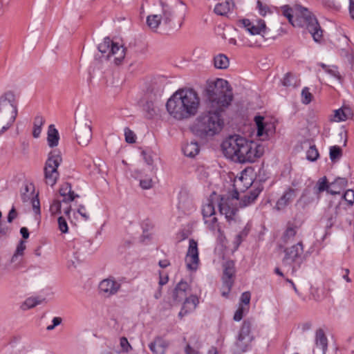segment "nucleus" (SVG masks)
<instances>
[{
    "instance_id": "f257e3e1",
    "label": "nucleus",
    "mask_w": 354,
    "mask_h": 354,
    "mask_svg": "<svg viewBox=\"0 0 354 354\" xmlns=\"http://www.w3.org/2000/svg\"><path fill=\"white\" fill-rule=\"evenodd\" d=\"M205 96L207 110L196 118L191 127L192 133L202 139L213 137L221 131L224 127L222 113L234 99L228 82L219 78L207 82Z\"/></svg>"
},
{
    "instance_id": "f03ea898",
    "label": "nucleus",
    "mask_w": 354,
    "mask_h": 354,
    "mask_svg": "<svg viewBox=\"0 0 354 354\" xmlns=\"http://www.w3.org/2000/svg\"><path fill=\"white\" fill-rule=\"evenodd\" d=\"M201 105L198 93L193 88L179 89L167 100L166 109L168 113L177 120L195 116Z\"/></svg>"
},
{
    "instance_id": "7ed1b4c3",
    "label": "nucleus",
    "mask_w": 354,
    "mask_h": 354,
    "mask_svg": "<svg viewBox=\"0 0 354 354\" xmlns=\"http://www.w3.org/2000/svg\"><path fill=\"white\" fill-rule=\"evenodd\" d=\"M221 148L225 157L241 163L253 162L261 156L255 142L239 135H232L225 138Z\"/></svg>"
},
{
    "instance_id": "20e7f679",
    "label": "nucleus",
    "mask_w": 354,
    "mask_h": 354,
    "mask_svg": "<svg viewBox=\"0 0 354 354\" xmlns=\"http://www.w3.org/2000/svg\"><path fill=\"white\" fill-rule=\"evenodd\" d=\"M17 115L15 95L12 91H8L0 97V136L12 126Z\"/></svg>"
},
{
    "instance_id": "39448f33",
    "label": "nucleus",
    "mask_w": 354,
    "mask_h": 354,
    "mask_svg": "<svg viewBox=\"0 0 354 354\" xmlns=\"http://www.w3.org/2000/svg\"><path fill=\"white\" fill-rule=\"evenodd\" d=\"M284 253L285 256L282 260V263L284 266H287L291 270L292 274H295L301 268L304 260L303 257L304 245L302 241H299L297 244L286 248Z\"/></svg>"
},
{
    "instance_id": "423d86ee",
    "label": "nucleus",
    "mask_w": 354,
    "mask_h": 354,
    "mask_svg": "<svg viewBox=\"0 0 354 354\" xmlns=\"http://www.w3.org/2000/svg\"><path fill=\"white\" fill-rule=\"evenodd\" d=\"M62 161L60 151L53 150L48 153L44 167V178L46 183L51 187L55 185L59 178L58 167Z\"/></svg>"
},
{
    "instance_id": "0eeeda50",
    "label": "nucleus",
    "mask_w": 354,
    "mask_h": 354,
    "mask_svg": "<svg viewBox=\"0 0 354 354\" xmlns=\"http://www.w3.org/2000/svg\"><path fill=\"white\" fill-rule=\"evenodd\" d=\"M297 9L304 20V26L316 42L322 39L323 31L315 16L306 8L298 6Z\"/></svg>"
},
{
    "instance_id": "6e6552de",
    "label": "nucleus",
    "mask_w": 354,
    "mask_h": 354,
    "mask_svg": "<svg viewBox=\"0 0 354 354\" xmlns=\"http://www.w3.org/2000/svg\"><path fill=\"white\" fill-rule=\"evenodd\" d=\"M252 323L250 320H244L234 345V352L236 354H242L248 351L251 346L253 339L250 334Z\"/></svg>"
},
{
    "instance_id": "1a4fd4ad",
    "label": "nucleus",
    "mask_w": 354,
    "mask_h": 354,
    "mask_svg": "<svg viewBox=\"0 0 354 354\" xmlns=\"http://www.w3.org/2000/svg\"><path fill=\"white\" fill-rule=\"evenodd\" d=\"M237 201L230 196H219L218 207L221 214L225 215L227 221H234L238 212Z\"/></svg>"
},
{
    "instance_id": "9d476101",
    "label": "nucleus",
    "mask_w": 354,
    "mask_h": 354,
    "mask_svg": "<svg viewBox=\"0 0 354 354\" xmlns=\"http://www.w3.org/2000/svg\"><path fill=\"white\" fill-rule=\"evenodd\" d=\"M120 288L121 283L111 277L103 279L99 284L100 293L106 297L117 294Z\"/></svg>"
},
{
    "instance_id": "9b49d317",
    "label": "nucleus",
    "mask_w": 354,
    "mask_h": 354,
    "mask_svg": "<svg viewBox=\"0 0 354 354\" xmlns=\"http://www.w3.org/2000/svg\"><path fill=\"white\" fill-rule=\"evenodd\" d=\"M254 122L257 127V136L263 140L268 139L275 132V126L272 122L264 121V118L261 115L255 116Z\"/></svg>"
},
{
    "instance_id": "f8f14e48",
    "label": "nucleus",
    "mask_w": 354,
    "mask_h": 354,
    "mask_svg": "<svg viewBox=\"0 0 354 354\" xmlns=\"http://www.w3.org/2000/svg\"><path fill=\"white\" fill-rule=\"evenodd\" d=\"M186 264L189 270H196L199 262L198 243L192 239L189 241V248L186 255Z\"/></svg>"
},
{
    "instance_id": "ddd939ff",
    "label": "nucleus",
    "mask_w": 354,
    "mask_h": 354,
    "mask_svg": "<svg viewBox=\"0 0 354 354\" xmlns=\"http://www.w3.org/2000/svg\"><path fill=\"white\" fill-rule=\"evenodd\" d=\"M235 267L232 261H226L223 265V283L227 289V292L231 290L234 279Z\"/></svg>"
},
{
    "instance_id": "4468645a",
    "label": "nucleus",
    "mask_w": 354,
    "mask_h": 354,
    "mask_svg": "<svg viewBox=\"0 0 354 354\" xmlns=\"http://www.w3.org/2000/svg\"><path fill=\"white\" fill-rule=\"evenodd\" d=\"M297 196V190L289 187L286 189L283 195L277 200L274 209L277 211L284 210Z\"/></svg>"
},
{
    "instance_id": "2eb2a0df",
    "label": "nucleus",
    "mask_w": 354,
    "mask_h": 354,
    "mask_svg": "<svg viewBox=\"0 0 354 354\" xmlns=\"http://www.w3.org/2000/svg\"><path fill=\"white\" fill-rule=\"evenodd\" d=\"M75 136L77 142L82 146H86L92 138V131L90 126L84 124L75 129Z\"/></svg>"
},
{
    "instance_id": "dca6fc26",
    "label": "nucleus",
    "mask_w": 354,
    "mask_h": 354,
    "mask_svg": "<svg viewBox=\"0 0 354 354\" xmlns=\"http://www.w3.org/2000/svg\"><path fill=\"white\" fill-rule=\"evenodd\" d=\"M169 346V342L167 340L161 336H156L149 344V348L153 354H165Z\"/></svg>"
},
{
    "instance_id": "f3484780",
    "label": "nucleus",
    "mask_w": 354,
    "mask_h": 354,
    "mask_svg": "<svg viewBox=\"0 0 354 354\" xmlns=\"http://www.w3.org/2000/svg\"><path fill=\"white\" fill-rule=\"evenodd\" d=\"M252 183L250 180H248V179L246 178H244L243 176L236 178L233 183L234 192L231 195L233 196L234 198L239 200V194L241 192H244L246 189H248L250 187Z\"/></svg>"
},
{
    "instance_id": "a211bd4d",
    "label": "nucleus",
    "mask_w": 354,
    "mask_h": 354,
    "mask_svg": "<svg viewBox=\"0 0 354 354\" xmlns=\"http://www.w3.org/2000/svg\"><path fill=\"white\" fill-rule=\"evenodd\" d=\"M189 290V285L187 282L181 280L177 283L173 290V299L175 301L180 302L183 299H185L187 295V290Z\"/></svg>"
},
{
    "instance_id": "6ab92c4d",
    "label": "nucleus",
    "mask_w": 354,
    "mask_h": 354,
    "mask_svg": "<svg viewBox=\"0 0 354 354\" xmlns=\"http://www.w3.org/2000/svg\"><path fill=\"white\" fill-rule=\"evenodd\" d=\"M59 194L64 197L62 202L65 203L71 202L74 201L75 198L79 197V195L75 194L72 190L71 185L68 183H64L59 188Z\"/></svg>"
},
{
    "instance_id": "aec40b11",
    "label": "nucleus",
    "mask_w": 354,
    "mask_h": 354,
    "mask_svg": "<svg viewBox=\"0 0 354 354\" xmlns=\"http://www.w3.org/2000/svg\"><path fill=\"white\" fill-rule=\"evenodd\" d=\"M315 344L317 348L321 349L323 354H326L328 349V339L323 329L316 330Z\"/></svg>"
},
{
    "instance_id": "412c9836",
    "label": "nucleus",
    "mask_w": 354,
    "mask_h": 354,
    "mask_svg": "<svg viewBox=\"0 0 354 354\" xmlns=\"http://www.w3.org/2000/svg\"><path fill=\"white\" fill-rule=\"evenodd\" d=\"M348 185V180L346 178L337 177L330 183L329 194L332 195L340 194L342 190L346 188Z\"/></svg>"
},
{
    "instance_id": "4be33fe9",
    "label": "nucleus",
    "mask_w": 354,
    "mask_h": 354,
    "mask_svg": "<svg viewBox=\"0 0 354 354\" xmlns=\"http://www.w3.org/2000/svg\"><path fill=\"white\" fill-rule=\"evenodd\" d=\"M341 213L340 205H336L334 208H329L326 212L327 221L326 223V227L327 229L331 228L337 221V216Z\"/></svg>"
},
{
    "instance_id": "5701e85b",
    "label": "nucleus",
    "mask_w": 354,
    "mask_h": 354,
    "mask_svg": "<svg viewBox=\"0 0 354 354\" xmlns=\"http://www.w3.org/2000/svg\"><path fill=\"white\" fill-rule=\"evenodd\" d=\"M59 134L54 124H50L48 129L47 142L50 147L53 148L58 145Z\"/></svg>"
},
{
    "instance_id": "b1692460",
    "label": "nucleus",
    "mask_w": 354,
    "mask_h": 354,
    "mask_svg": "<svg viewBox=\"0 0 354 354\" xmlns=\"http://www.w3.org/2000/svg\"><path fill=\"white\" fill-rule=\"evenodd\" d=\"M298 227L292 222H288L286 228L283 234L282 240L287 243L291 241L297 234Z\"/></svg>"
},
{
    "instance_id": "393cba45",
    "label": "nucleus",
    "mask_w": 354,
    "mask_h": 354,
    "mask_svg": "<svg viewBox=\"0 0 354 354\" xmlns=\"http://www.w3.org/2000/svg\"><path fill=\"white\" fill-rule=\"evenodd\" d=\"M182 150L185 156L193 158L199 153L200 148L196 142L192 141L183 145Z\"/></svg>"
},
{
    "instance_id": "a878e982",
    "label": "nucleus",
    "mask_w": 354,
    "mask_h": 354,
    "mask_svg": "<svg viewBox=\"0 0 354 354\" xmlns=\"http://www.w3.org/2000/svg\"><path fill=\"white\" fill-rule=\"evenodd\" d=\"M352 115L351 110L348 107H342L335 111L333 121L340 122L345 121Z\"/></svg>"
},
{
    "instance_id": "bb28decb",
    "label": "nucleus",
    "mask_w": 354,
    "mask_h": 354,
    "mask_svg": "<svg viewBox=\"0 0 354 354\" xmlns=\"http://www.w3.org/2000/svg\"><path fill=\"white\" fill-rule=\"evenodd\" d=\"M251 230V225L247 223L244 228L235 236L234 241V248L237 249L241 243L246 239Z\"/></svg>"
},
{
    "instance_id": "cd10ccee",
    "label": "nucleus",
    "mask_w": 354,
    "mask_h": 354,
    "mask_svg": "<svg viewBox=\"0 0 354 354\" xmlns=\"http://www.w3.org/2000/svg\"><path fill=\"white\" fill-rule=\"evenodd\" d=\"M315 193L317 195H319L320 193L326 191L327 193L329 194L330 191V183H328L327 178L326 176H324L322 178H320L314 188Z\"/></svg>"
},
{
    "instance_id": "c85d7f7f",
    "label": "nucleus",
    "mask_w": 354,
    "mask_h": 354,
    "mask_svg": "<svg viewBox=\"0 0 354 354\" xmlns=\"http://www.w3.org/2000/svg\"><path fill=\"white\" fill-rule=\"evenodd\" d=\"M45 119L41 115H37L34 119L32 136L37 138L40 136Z\"/></svg>"
},
{
    "instance_id": "c756f323",
    "label": "nucleus",
    "mask_w": 354,
    "mask_h": 354,
    "mask_svg": "<svg viewBox=\"0 0 354 354\" xmlns=\"http://www.w3.org/2000/svg\"><path fill=\"white\" fill-rule=\"evenodd\" d=\"M282 84L286 87H296L299 85V80L291 73H288L283 79Z\"/></svg>"
},
{
    "instance_id": "7c9ffc66",
    "label": "nucleus",
    "mask_w": 354,
    "mask_h": 354,
    "mask_svg": "<svg viewBox=\"0 0 354 354\" xmlns=\"http://www.w3.org/2000/svg\"><path fill=\"white\" fill-rule=\"evenodd\" d=\"M202 214L203 219L211 218L215 215V207L212 199H208L207 203L203 206Z\"/></svg>"
},
{
    "instance_id": "2f4dec72",
    "label": "nucleus",
    "mask_w": 354,
    "mask_h": 354,
    "mask_svg": "<svg viewBox=\"0 0 354 354\" xmlns=\"http://www.w3.org/2000/svg\"><path fill=\"white\" fill-rule=\"evenodd\" d=\"M214 66L219 69H225L229 66V59L223 54L216 55L214 59Z\"/></svg>"
},
{
    "instance_id": "473e14b6",
    "label": "nucleus",
    "mask_w": 354,
    "mask_h": 354,
    "mask_svg": "<svg viewBox=\"0 0 354 354\" xmlns=\"http://www.w3.org/2000/svg\"><path fill=\"white\" fill-rule=\"evenodd\" d=\"M230 10V2L225 1L215 6L214 11L218 15H225Z\"/></svg>"
},
{
    "instance_id": "72a5a7b5",
    "label": "nucleus",
    "mask_w": 354,
    "mask_h": 354,
    "mask_svg": "<svg viewBox=\"0 0 354 354\" xmlns=\"http://www.w3.org/2000/svg\"><path fill=\"white\" fill-rule=\"evenodd\" d=\"M266 23L263 19H259L257 21V24H252L250 28L248 29V32L252 35H259L262 30L266 28Z\"/></svg>"
},
{
    "instance_id": "f704fd0d",
    "label": "nucleus",
    "mask_w": 354,
    "mask_h": 354,
    "mask_svg": "<svg viewBox=\"0 0 354 354\" xmlns=\"http://www.w3.org/2000/svg\"><path fill=\"white\" fill-rule=\"evenodd\" d=\"M199 300L198 297L192 295L185 298L183 305H186V308L190 309V312H192L196 309Z\"/></svg>"
},
{
    "instance_id": "c9c22d12",
    "label": "nucleus",
    "mask_w": 354,
    "mask_h": 354,
    "mask_svg": "<svg viewBox=\"0 0 354 354\" xmlns=\"http://www.w3.org/2000/svg\"><path fill=\"white\" fill-rule=\"evenodd\" d=\"M44 299H41L40 297H29L25 300L22 305V308L24 310L30 309L35 307L36 306L42 303Z\"/></svg>"
},
{
    "instance_id": "e433bc0d",
    "label": "nucleus",
    "mask_w": 354,
    "mask_h": 354,
    "mask_svg": "<svg viewBox=\"0 0 354 354\" xmlns=\"http://www.w3.org/2000/svg\"><path fill=\"white\" fill-rule=\"evenodd\" d=\"M143 111L146 113V118L151 119L156 114V106L152 101H147L143 105Z\"/></svg>"
},
{
    "instance_id": "4c0bfd02",
    "label": "nucleus",
    "mask_w": 354,
    "mask_h": 354,
    "mask_svg": "<svg viewBox=\"0 0 354 354\" xmlns=\"http://www.w3.org/2000/svg\"><path fill=\"white\" fill-rule=\"evenodd\" d=\"M161 16L158 15H149L147 18V24L151 29L157 28L161 21Z\"/></svg>"
},
{
    "instance_id": "58836bf2",
    "label": "nucleus",
    "mask_w": 354,
    "mask_h": 354,
    "mask_svg": "<svg viewBox=\"0 0 354 354\" xmlns=\"http://www.w3.org/2000/svg\"><path fill=\"white\" fill-rule=\"evenodd\" d=\"M26 250V243L24 241L21 240L18 243L16 250L12 257L11 261L15 262L17 261L19 257H21L24 254V252Z\"/></svg>"
},
{
    "instance_id": "ea45409f",
    "label": "nucleus",
    "mask_w": 354,
    "mask_h": 354,
    "mask_svg": "<svg viewBox=\"0 0 354 354\" xmlns=\"http://www.w3.org/2000/svg\"><path fill=\"white\" fill-rule=\"evenodd\" d=\"M342 156V150L340 147L335 145L330 147V158L332 161L339 159Z\"/></svg>"
},
{
    "instance_id": "a19ab883",
    "label": "nucleus",
    "mask_w": 354,
    "mask_h": 354,
    "mask_svg": "<svg viewBox=\"0 0 354 354\" xmlns=\"http://www.w3.org/2000/svg\"><path fill=\"white\" fill-rule=\"evenodd\" d=\"M113 41L109 37H105L103 42L98 45V50L102 53H108L111 47Z\"/></svg>"
},
{
    "instance_id": "79ce46f5",
    "label": "nucleus",
    "mask_w": 354,
    "mask_h": 354,
    "mask_svg": "<svg viewBox=\"0 0 354 354\" xmlns=\"http://www.w3.org/2000/svg\"><path fill=\"white\" fill-rule=\"evenodd\" d=\"M281 11L282 14L284 17H286L288 21L292 25L295 26L293 22V10L291 7H290L288 5H285L281 7Z\"/></svg>"
},
{
    "instance_id": "37998d69",
    "label": "nucleus",
    "mask_w": 354,
    "mask_h": 354,
    "mask_svg": "<svg viewBox=\"0 0 354 354\" xmlns=\"http://www.w3.org/2000/svg\"><path fill=\"white\" fill-rule=\"evenodd\" d=\"M319 157V152L315 145H312L309 147L306 152V158L310 161H315Z\"/></svg>"
},
{
    "instance_id": "c03bdc74",
    "label": "nucleus",
    "mask_w": 354,
    "mask_h": 354,
    "mask_svg": "<svg viewBox=\"0 0 354 354\" xmlns=\"http://www.w3.org/2000/svg\"><path fill=\"white\" fill-rule=\"evenodd\" d=\"M162 19L165 24H169L173 17V11L168 6L162 4Z\"/></svg>"
},
{
    "instance_id": "a18cd8bd",
    "label": "nucleus",
    "mask_w": 354,
    "mask_h": 354,
    "mask_svg": "<svg viewBox=\"0 0 354 354\" xmlns=\"http://www.w3.org/2000/svg\"><path fill=\"white\" fill-rule=\"evenodd\" d=\"M204 221L211 231H214L218 226V219L215 215L212 216L211 218H206V219H204Z\"/></svg>"
},
{
    "instance_id": "49530a36",
    "label": "nucleus",
    "mask_w": 354,
    "mask_h": 354,
    "mask_svg": "<svg viewBox=\"0 0 354 354\" xmlns=\"http://www.w3.org/2000/svg\"><path fill=\"white\" fill-rule=\"evenodd\" d=\"M313 99V95L310 93L309 88L308 87H305L302 89L301 91V102L304 104H309Z\"/></svg>"
},
{
    "instance_id": "de8ad7c7",
    "label": "nucleus",
    "mask_w": 354,
    "mask_h": 354,
    "mask_svg": "<svg viewBox=\"0 0 354 354\" xmlns=\"http://www.w3.org/2000/svg\"><path fill=\"white\" fill-rule=\"evenodd\" d=\"M257 8L258 9L259 13L263 17L271 12L270 8L266 4L263 3L260 0H258L257 2Z\"/></svg>"
},
{
    "instance_id": "09e8293b",
    "label": "nucleus",
    "mask_w": 354,
    "mask_h": 354,
    "mask_svg": "<svg viewBox=\"0 0 354 354\" xmlns=\"http://www.w3.org/2000/svg\"><path fill=\"white\" fill-rule=\"evenodd\" d=\"M119 50H126V49L122 45H119L118 43L113 41L107 57L110 58L111 57L115 55Z\"/></svg>"
},
{
    "instance_id": "8fccbe9b",
    "label": "nucleus",
    "mask_w": 354,
    "mask_h": 354,
    "mask_svg": "<svg viewBox=\"0 0 354 354\" xmlns=\"http://www.w3.org/2000/svg\"><path fill=\"white\" fill-rule=\"evenodd\" d=\"M124 136L127 142L133 144L136 142V134L129 128L126 127L124 129Z\"/></svg>"
},
{
    "instance_id": "3c124183",
    "label": "nucleus",
    "mask_w": 354,
    "mask_h": 354,
    "mask_svg": "<svg viewBox=\"0 0 354 354\" xmlns=\"http://www.w3.org/2000/svg\"><path fill=\"white\" fill-rule=\"evenodd\" d=\"M61 201L59 200H54L50 206V211L52 214L61 213Z\"/></svg>"
},
{
    "instance_id": "603ef678",
    "label": "nucleus",
    "mask_w": 354,
    "mask_h": 354,
    "mask_svg": "<svg viewBox=\"0 0 354 354\" xmlns=\"http://www.w3.org/2000/svg\"><path fill=\"white\" fill-rule=\"evenodd\" d=\"M342 198L348 205H353L354 203V191L353 189L346 190L342 196Z\"/></svg>"
},
{
    "instance_id": "864d4df0",
    "label": "nucleus",
    "mask_w": 354,
    "mask_h": 354,
    "mask_svg": "<svg viewBox=\"0 0 354 354\" xmlns=\"http://www.w3.org/2000/svg\"><path fill=\"white\" fill-rule=\"evenodd\" d=\"M59 230L62 233H66L68 231V227L66 220L63 216H59L57 219Z\"/></svg>"
},
{
    "instance_id": "5fc2aeb1",
    "label": "nucleus",
    "mask_w": 354,
    "mask_h": 354,
    "mask_svg": "<svg viewBox=\"0 0 354 354\" xmlns=\"http://www.w3.org/2000/svg\"><path fill=\"white\" fill-rule=\"evenodd\" d=\"M263 187L258 186L257 187L250 189L248 194L250 195V201H254L257 198L260 193L262 192Z\"/></svg>"
},
{
    "instance_id": "6e6d98bb",
    "label": "nucleus",
    "mask_w": 354,
    "mask_h": 354,
    "mask_svg": "<svg viewBox=\"0 0 354 354\" xmlns=\"http://www.w3.org/2000/svg\"><path fill=\"white\" fill-rule=\"evenodd\" d=\"M250 201L251 200H250V195L247 193L241 198V201H239V207H247L254 203V201Z\"/></svg>"
},
{
    "instance_id": "4d7b16f0",
    "label": "nucleus",
    "mask_w": 354,
    "mask_h": 354,
    "mask_svg": "<svg viewBox=\"0 0 354 354\" xmlns=\"http://www.w3.org/2000/svg\"><path fill=\"white\" fill-rule=\"evenodd\" d=\"M120 344L124 352L127 353L131 349V346L129 343L128 339L124 337L120 338Z\"/></svg>"
},
{
    "instance_id": "13d9d810",
    "label": "nucleus",
    "mask_w": 354,
    "mask_h": 354,
    "mask_svg": "<svg viewBox=\"0 0 354 354\" xmlns=\"http://www.w3.org/2000/svg\"><path fill=\"white\" fill-rule=\"evenodd\" d=\"M32 209H33L34 212L35 213V214L40 215V214H41L40 203H39V200L37 198V196L32 198Z\"/></svg>"
},
{
    "instance_id": "bf43d9fd",
    "label": "nucleus",
    "mask_w": 354,
    "mask_h": 354,
    "mask_svg": "<svg viewBox=\"0 0 354 354\" xmlns=\"http://www.w3.org/2000/svg\"><path fill=\"white\" fill-rule=\"evenodd\" d=\"M326 73H328L338 80H341L342 79V77L337 71V68L335 66H332L330 67Z\"/></svg>"
},
{
    "instance_id": "052dcab7",
    "label": "nucleus",
    "mask_w": 354,
    "mask_h": 354,
    "mask_svg": "<svg viewBox=\"0 0 354 354\" xmlns=\"http://www.w3.org/2000/svg\"><path fill=\"white\" fill-rule=\"evenodd\" d=\"M125 50H119L115 55H113L114 57V62L115 64L119 65L121 64L122 60L124 59L125 57Z\"/></svg>"
},
{
    "instance_id": "680f3d73",
    "label": "nucleus",
    "mask_w": 354,
    "mask_h": 354,
    "mask_svg": "<svg viewBox=\"0 0 354 354\" xmlns=\"http://www.w3.org/2000/svg\"><path fill=\"white\" fill-rule=\"evenodd\" d=\"M243 313H244V308L241 305H240L234 313V315L233 317L234 320L236 322L241 321L243 317Z\"/></svg>"
},
{
    "instance_id": "e2e57ef3",
    "label": "nucleus",
    "mask_w": 354,
    "mask_h": 354,
    "mask_svg": "<svg viewBox=\"0 0 354 354\" xmlns=\"http://www.w3.org/2000/svg\"><path fill=\"white\" fill-rule=\"evenodd\" d=\"M251 295L250 292H244L241 294L240 301L242 304L248 305L250 301Z\"/></svg>"
},
{
    "instance_id": "0e129e2a",
    "label": "nucleus",
    "mask_w": 354,
    "mask_h": 354,
    "mask_svg": "<svg viewBox=\"0 0 354 354\" xmlns=\"http://www.w3.org/2000/svg\"><path fill=\"white\" fill-rule=\"evenodd\" d=\"M140 185L145 189H150L152 187V180L151 179L140 180Z\"/></svg>"
},
{
    "instance_id": "69168bd1",
    "label": "nucleus",
    "mask_w": 354,
    "mask_h": 354,
    "mask_svg": "<svg viewBox=\"0 0 354 354\" xmlns=\"http://www.w3.org/2000/svg\"><path fill=\"white\" fill-rule=\"evenodd\" d=\"M238 24L241 25L243 28H245L248 31V29L250 28L252 23L248 19H242L239 20Z\"/></svg>"
},
{
    "instance_id": "338daca9",
    "label": "nucleus",
    "mask_w": 354,
    "mask_h": 354,
    "mask_svg": "<svg viewBox=\"0 0 354 354\" xmlns=\"http://www.w3.org/2000/svg\"><path fill=\"white\" fill-rule=\"evenodd\" d=\"M77 212L82 216V218L87 221L89 218L88 214L86 213V208L83 205H80L78 207Z\"/></svg>"
},
{
    "instance_id": "774afa93",
    "label": "nucleus",
    "mask_w": 354,
    "mask_h": 354,
    "mask_svg": "<svg viewBox=\"0 0 354 354\" xmlns=\"http://www.w3.org/2000/svg\"><path fill=\"white\" fill-rule=\"evenodd\" d=\"M185 354H200V352L194 348H193L189 344H187L185 347Z\"/></svg>"
}]
</instances>
